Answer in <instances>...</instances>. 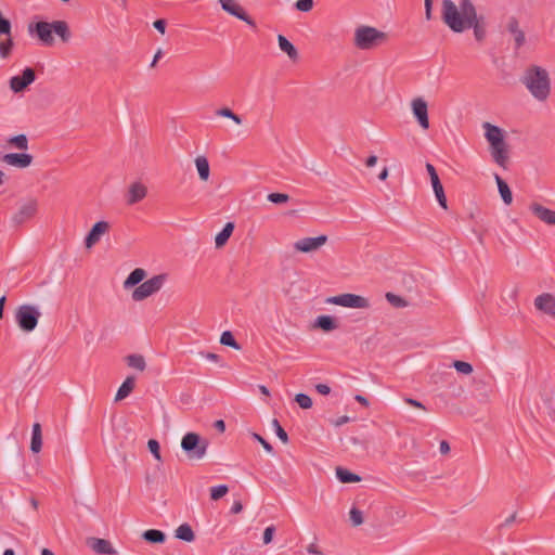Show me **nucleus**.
<instances>
[{
	"instance_id": "obj_1",
	"label": "nucleus",
	"mask_w": 555,
	"mask_h": 555,
	"mask_svg": "<svg viewBox=\"0 0 555 555\" xmlns=\"http://www.w3.org/2000/svg\"><path fill=\"white\" fill-rule=\"evenodd\" d=\"M441 20L456 34L473 29L478 42H482L487 37V18L483 14H478L472 0H459L457 4L452 0H442Z\"/></svg>"
},
{
	"instance_id": "obj_2",
	"label": "nucleus",
	"mask_w": 555,
	"mask_h": 555,
	"mask_svg": "<svg viewBox=\"0 0 555 555\" xmlns=\"http://www.w3.org/2000/svg\"><path fill=\"white\" fill-rule=\"evenodd\" d=\"M27 30L30 36H36L46 47L54 44L53 33L56 34L63 42H68L72 37L68 24L65 21H54L52 23L40 21L29 23Z\"/></svg>"
},
{
	"instance_id": "obj_3",
	"label": "nucleus",
	"mask_w": 555,
	"mask_h": 555,
	"mask_svg": "<svg viewBox=\"0 0 555 555\" xmlns=\"http://www.w3.org/2000/svg\"><path fill=\"white\" fill-rule=\"evenodd\" d=\"M520 81L526 86L533 98L544 101L551 92V80L546 69L538 65H530L524 73Z\"/></svg>"
},
{
	"instance_id": "obj_4",
	"label": "nucleus",
	"mask_w": 555,
	"mask_h": 555,
	"mask_svg": "<svg viewBox=\"0 0 555 555\" xmlns=\"http://www.w3.org/2000/svg\"><path fill=\"white\" fill-rule=\"evenodd\" d=\"M486 130L485 137L490 144L491 156L493 160L502 167H505V164L508 159L507 156V144L504 139V131L490 122H485L482 125Z\"/></svg>"
},
{
	"instance_id": "obj_5",
	"label": "nucleus",
	"mask_w": 555,
	"mask_h": 555,
	"mask_svg": "<svg viewBox=\"0 0 555 555\" xmlns=\"http://www.w3.org/2000/svg\"><path fill=\"white\" fill-rule=\"evenodd\" d=\"M388 41V35L375 27L361 25L354 30L353 43L360 50H372Z\"/></svg>"
},
{
	"instance_id": "obj_6",
	"label": "nucleus",
	"mask_w": 555,
	"mask_h": 555,
	"mask_svg": "<svg viewBox=\"0 0 555 555\" xmlns=\"http://www.w3.org/2000/svg\"><path fill=\"white\" fill-rule=\"evenodd\" d=\"M208 446L207 439L192 431L186 433L181 440V448L189 460H202L207 452Z\"/></svg>"
},
{
	"instance_id": "obj_7",
	"label": "nucleus",
	"mask_w": 555,
	"mask_h": 555,
	"mask_svg": "<svg viewBox=\"0 0 555 555\" xmlns=\"http://www.w3.org/2000/svg\"><path fill=\"white\" fill-rule=\"evenodd\" d=\"M40 315L37 307L25 304L16 309L15 321L23 332L30 333L37 327Z\"/></svg>"
},
{
	"instance_id": "obj_8",
	"label": "nucleus",
	"mask_w": 555,
	"mask_h": 555,
	"mask_svg": "<svg viewBox=\"0 0 555 555\" xmlns=\"http://www.w3.org/2000/svg\"><path fill=\"white\" fill-rule=\"evenodd\" d=\"M167 280V274H157L151 278L150 280L141 283L133 292H132V299L134 301H142L146 299L147 297L154 295L157 293L164 285L165 281Z\"/></svg>"
},
{
	"instance_id": "obj_9",
	"label": "nucleus",
	"mask_w": 555,
	"mask_h": 555,
	"mask_svg": "<svg viewBox=\"0 0 555 555\" xmlns=\"http://www.w3.org/2000/svg\"><path fill=\"white\" fill-rule=\"evenodd\" d=\"M325 302L357 309H367L370 307V301L367 298L350 293L327 297Z\"/></svg>"
},
{
	"instance_id": "obj_10",
	"label": "nucleus",
	"mask_w": 555,
	"mask_h": 555,
	"mask_svg": "<svg viewBox=\"0 0 555 555\" xmlns=\"http://www.w3.org/2000/svg\"><path fill=\"white\" fill-rule=\"evenodd\" d=\"M221 9L228 14L235 16L236 18L245 22L248 26L256 29V22L246 13L243 7H241L235 0H219Z\"/></svg>"
},
{
	"instance_id": "obj_11",
	"label": "nucleus",
	"mask_w": 555,
	"mask_h": 555,
	"mask_svg": "<svg viewBox=\"0 0 555 555\" xmlns=\"http://www.w3.org/2000/svg\"><path fill=\"white\" fill-rule=\"evenodd\" d=\"M36 79V73L31 67H26L22 75L13 76L10 79V88L14 93L25 91Z\"/></svg>"
},
{
	"instance_id": "obj_12",
	"label": "nucleus",
	"mask_w": 555,
	"mask_h": 555,
	"mask_svg": "<svg viewBox=\"0 0 555 555\" xmlns=\"http://www.w3.org/2000/svg\"><path fill=\"white\" fill-rule=\"evenodd\" d=\"M38 210V202L35 198H28L23 203L18 210L13 215L12 221L14 224L20 225L27 220L31 219Z\"/></svg>"
},
{
	"instance_id": "obj_13",
	"label": "nucleus",
	"mask_w": 555,
	"mask_h": 555,
	"mask_svg": "<svg viewBox=\"0 0 555 555\" xmlns=\"http://www.w3.org/2000/svg\"><path fill=\"white\" fill-rule=\"evenodd\" d=\"M327 235H319L317 237H304L294 243V248L300 253H311L321 248L326 244Z\"/></svg>"
},
{
	"instance_id": "obj_14",
	"label": "nucleus",
	"mask_w": 555,
	"mask_h": 555,
	"mask_svg": "<svg viewBox=\"0 0 555 555\" xmlns=\"http://www.w3.org/2000/svg\"><path fill=\"white\" fill-rule=\"evenodd\" d=\"M412 112L420 126L427 130L429 128L428 105L422 98H416L411 103Z\"/></svg>"
},
{
	"instance_id": "obj_15",
	"label": "nucleus",
	"mask_w": 555,
	"mask_h": 555,
	"mask_svg": "<svg viewBox=\"0 0 555 555\" xmlns=\"http://www.w3.org/2000/svg\"><path fill=\"white\" fill-rule=\"evenodd\" d=\"M537 310L555 319V296L551 293H543L534 298Z\"/></svg>"
},
{
	"instance_id": "obj_16",
	"label": "nucleus",
	"mask_w": 555,
	"mask_h": 555,
	"mask_svg": "<svg viewBox=\"0 0 555 555\" xmlns=\"http://www.w3.org/2000/svg\"><path fill=\"white\" fill-rule=\"evenodd\" d=\"M109 229L107 221H98L93 224L85 238V246L91 248L94 246Z\"/></svg>"
},
{
	"instance_id": "obj_17",
	"label": "nucleus",
	"mask_w": 555,
	"mask_h": 555,
	"mask_svg": "<svg viewBox=\"0 0 555 555\" xmlns=\"http://www.w3.org/2000/svg\"><path fill=\"white\" fill-rule=\"evenodd\" d=\"M529 209L542 222L548 225H555V210L546 208L539 203L530 204Z\"/></svg>"
},
{
	"instance_id": "obj_18",
	"label": "nucleus",
	"mask_w": 555,
	"mask_h": 555,
	"mask_svg": "<svg viewBox=\"0 0 555 555\" xmlns=\"http://www.w3.org/2000/svg\"><path fill=\"white\" fill-rule=\"evenodd\" d=\"M2 160L13 167L26 168L33 163V156L26 153H9L2 157Z\"/></svg>"
},
{
	"instance_id": "obj_19",
	"label": "nucleus",
	"mask_w": 555,
	"mask_h": 555,
	"mask_svg": "<svg viewBox=\"0 0 555 555\" xmlns=\"http://www.w3.org/2000/svg\"><path fill=\"white\" fill-rule=\"evenodd\" d=\"M87 544L96 554H102V555L116 554L115 548L112 546V544L108 540L101 539V538H89L87 540Z\"/></svg>"
},
{
	"instance_id": "obj_20",
	"label": "nucleus",
	"mask_w": 555,
	"mask_h": 555,
	"mask_svg": "<svg viewBox=\"0 0 555 555\" xmlns=\"http://www.w3.org/2000/svg\"><path fill=\"white\" fill-rule=\"evenodd\" d=\"M147 194V189L145 185H143L140 182H134L130 184L127 196H126V203L127 205H134L139 202H141Z\"/></svg>"
},
{
	"instance_id": "obj_21",
	"label": "nucleus",
	"mask_w": 555,
	"mask_h": 555,
	"mask_svg": "<svg viewBox=\"0 0 555 555\" xmlns=\"http://www.w3.org/2000/svg\"><path fill=\"white\" fill-rule=\"evenodd\" d=\"M506 29L514 37L515 49H520L526 42V37L525 33L519 28L518 20L515 16L508 18Z\"/></svg>"
},
{
	"instance_id": "obj_22",
	"label": "nucleus",
	"mask_w": 555,
	"mask_h": 555,
	"mask_svg": "<svg viewBox=\"0 0 555 555\" xmlns=\"http://www.w3.org/2000/svg\"><path fill=\"white\" fill-rule=\"evenodd\" d=\"M313 326L315 328L322 330L323 332H332V331L338 328V322L334 317L323 314V315H319L315 319Z\"/></svg>"
},
{
	"instance_id": "obj_23",
	"label": "nucleus",
	"mask_w": 555,
	"mask_h": 555,
	"mask_svg": "<svg viewBox=\"0 0 555 555\" xmlns=\"http://www.w3.org/2000/svg\"><path fill=\"white\" fill-rule=\"evenodd\" d=\"M278 42L280 49L287 54L292 61L298 60V51L295 46L283 35L278 36Z\"/></svg>"
},
{
	"instance_id": "obj_24",
	"label": "nucleus",
	"mask_w": 555,
	"mask_h": 555,
	"mask_svg": "<svg viewBox=\"0 0 555 555\" xmlns=\"http://www.w3.org/2000/svg\"><path fill=\"white\" fill-rule=\"evenodd\" d=\"M135 386V378L134 376H128L124 383L120 385V387L117 390V393L115 396V401H120L127 398Z\"/></svg>"
},
{
	"instance_id": "obj_25",
	"label": "nucleus",
	"mask_w": 555,
	"mask_h": 555,
	"mask_svg": "<svg viewBox=\"0 0 555 555\" xmlns=\"http://www.w3.org/2000/svg\"><path fill=\"white\" fill-rule=\"evenodd\" d=\"M234 228L235 225L233 222L225 223L223 229L215 237V244L217 248H221L227 244V242L229 241L230 236L234 231Z\"/></svg>"
},
{
	"instance_id": "obj_26",
	"label": "nucleus",
	"mask_w": 555,
	"mask_h": 555,
	"mask_svg": "<svg viewBox=\"0 0 555 555\" xmlns=\"http://www.w3.org/2000/svg\"><path fill=\"white\" fill-rule=\"evenodd\" d=\"M495 182L498 184L499 193L505 205H511L513 202V194L508 184L498 175H494Z\"/></svg>"
},
{
	"instance_id": "obj_27",
	"label": "nucleus",
	"mask_w": 555,
	"mask_h": 555,
	"mask_svg": "<svg viewBox=\"0 0 555 555\" xmlns=\"http://www.w3.org/2000/svg\"><path fill=\"white\" fill-rule=\"evenodd\" d=\"M42 448V431L41 425L39 423H35L33 425L31 430V441H30V450L34 453H39Z\"/></svg>"
},
{
	"instance_id": "obj_28",
	"label": "nucleus",
	"mask_w": 555,
	"mask_h": 555,
	"mask_svg": "<svg viewBox=\"0 0 555 555\" xmlns=\"http://www.w3.org/2000/svg\"><path fill=\"white\" fill-rule=\"evenodd\" d=\"M146 276V271L142 268H137L127 276L126 281L124 282L125 288L133 287L138 284H140Z\"/></svg>"
},
{
	"instance_id": "obj_29",
	"label": "nucleus",
	"mask_w": 555,
	"mask_h": 555,
	"mask_svg": "<svg viewBox=\"0 0 555 555\" xmlns=\"http://www.w3.org/2000/svg\"><path fill=\"white\" fill-rule=\"evenodd\" d=\"M195 166L202 181H207L210 176V168L208 159L205 156H197L195 158Z\"/></svg>"
},
{
	"instance_id": "obj_30",
	"label": "nucleus",
	"mask_w": 555,
	"mask_h": 555,
	"mask_svg": "<svg viewBox=\"0 0 555 555\" xmlns=\"http://www.w3.org/2000/svg\"><path fill=\"white\" fill-rule=\"evenodd\" d=\"M175 537L184 542H193L195 540V533L189 524L180 525L175 531Z\"/></svg>"
},
{
	"instance_id": "obj_31",
	"label": "nucleus",
	"mask_w": 555,
	"mask_h": 555,
	"mask_svg": "<svg viewBox=\"0 0 555 555\" xmlns=\"http://www.w3.org/2000/svg\"><path fill=\"white\" fill-rule=\"evenodd\" d=\"M336 477L341 483H351L361 481V477L347 468L337 467L336 468Z\"/></svg>"
},
{
	"instance_id": "obj_32",
	"label": "nucleus",
	"mask_w": 555,
	"mask_h": 555,
	"mask_svg": "<svg viewBox=\"0 0 555 555\" xmlns=\"http://www.w3.org/2000/svg\"><path fill=\"white\" fill-rule=\"evenodd\" d=\"M142 538L149 543L159 544L165 542L166 534L157 529H149L142 533Z\"/></svg>"
},
{
	"instance_id": "obj_33",
	"label": "nucleus",
	"mask_w": 555,
	"mask_h": 555,
	"mask_svg": "<svg viewBox=\"0 0 555 555\" xmlns=\"http://www.w3.org/2000/svg\"><path fill=\"white\" fill-rule=\"evenodd\" d=\"M126 362H127L128 366L135 369L138 371H141V372H143L146 367V362L142 354H137V353L129 354L126 357Z\"/></svg>"
},
{
	"instance_id": "obj_34",
	"label": "nucleus",
	"mask_w": 555,
	"mask_h": 555,
	"mask_svg": "<svg viewBox=\"0 0 555 555\" xmlns=\"http://www.w3.org/2000/svg\"><path fill=\"white\" fill-rule=\"evenodd\" d=\"M220 344L223 346L231 347L235 350L241 349V345L235 340L233 334L230 331H224L220 336Z\"/></svg>"
},
{
	"instance_id": "obj_35",
	"label": "nucleus",
	"mask_w": 555,
	"mask_h": 555,
	"mask_svg": "<svg viewBox=\"0 0 555 555\" xmlns=\"http://www.w3.org/2000/svg\"><path fill=\"white\" fill-rule=\"evenodd\" d=\"M8 143L18 150H27L28 149V139L25 134H17L8 140Z\"/></svg>"
},
{
	"instance_id": "obj_36",
	"label": "nucleus",
	"mask_w": 555,
	"mask_h": 555,
	"mask_svg": "<svg viewBox=\"0 0 555 555\" xmlns=\"http://www.w3.org/2000/svg\"><path fill=\"white\" fill-rule=\"evenodd\" d=\"M385 297L387 301L395 308H405L409 306V302L404 298L391 292L386 293Z\"/></svg>"
},
{
	"instance_id": "obj_37",
	"label": "nucleus",
	"mask_w": 555,
	"mask_h": 555,
	"mask_svg": "<svg viewBox=\"0 0 555 555\" xmlns=\"http://www.w3.org/2000/svg\"><path fill=\"white\" fill-rule=\"evenodd\" d=\"M426 170L430 177L433 190L436 191V190H439L440 188H443V185L439 179V176L437 173L436 168L430 163L426 164Z\"/></svg>"
},
{
	"instance_id": "obj_38",
	"label": "nucleus",
	"mask_w": 555,
	"mask_h": 555,
	"mask_svg": "<svg viewBox=\"0 0 555 555\" xmlns=\"http://www.w3.org/2000/svg\"><path fill=\"white\" fill-rule=\"evenodd\" d=\"M14 41L12 36H8L5 40L0 41V56L7 59L11 55Z\"/></svg>"
},
{
	"instance_id": "obj_39",
	"label": "nucleus",
	"mask_w": 555,
	"mask_h": 555,
	"mask_svg": "<svg viewBox=\"0 0 555 555\" xmlns=\"http://www.w3.org/2000/svg\"><path fill=\"white\" fill-rule=\"evenodd\" d=\"M216 115L220 116V117H224V118H230L236 125H241L243 121L242 118L237 114H235L232 109H230L229 107H221V108L217 109Z\"/></svg>"
},
{
	"instance_id": "obj_40",
	"label": "nucleus",
	"mask_w": 555,
	"mask_h": 555,
	"mask_svg": "<svg viewBox=\"0 0 555 555\" xmlns=\"http://www.w3.org/2000/svg\"><path fill=\"white\" fill-rule=\"evenodd\" d=\"M349 518L353 527H359L364 521L363 513L354 506L349 512Z\"/></svg>"
},
{
	"instance_id": "obj_41",
	"label": "nucleus",
	"mask_w": 555,
	"mask_h": 555,
	"mask_svg": "<svg viewBox=\"0 0 555 555\" xmlns=\"http://www.w3.org/2000/svg\"><path fill=\"white\" fill-rule=\"evenodd\" d=\"M229 492V487L227 485H219L217 487L210 488V499L212 501H217L223 498Z\"/></svg>"
},
{
	"instance_id": "obj_42",
	"label": "nucleus",
	"mask_w": 555,
	"mask_h": 555,
	"mask_svg": "<svg viewBox=\"0 0 555 555\" xmlns=\"http://www.w3.org/2000/svg\"><path fill=\"white\" fill-rule=\"evenodd\" d=\"M295 402L304 410H308L312 406V399L306 393H297L295 396Z\"/></svg>"
},
{
	"instance_id": "obj_43",
	"label": "nucleus",
	"mask_w": 555,
	"mask_h": 555,
	"mask_svg": "<svg viewBox=\"0 0 555 555\" xmlns=\"http://www.w3.org/2000/svg\"><path fill=\"white\" fill-rule=\"evenodd\" d=\"M453 367L462 374H470L473 372V365L465 361L455 360L453 362Z\"/></svg>"
},
{
	"instance_id": "obj_44",
	"label": "nucleus",
	"mask_w": 555,
	"mask_h": 555,
	"mask_svg": "<svg viewBox=\"0 0 555 555\" xmlns=\"http://www.w3.org/2000/svg\"><path fill=\"white\" fill-rule=\"evenodd\" d=\"M267 198L273 204H284L289 201V196L285 193H270Z\"/></svg>"
},
{
	"instance_id": "obj_45",
	"label": "nucleus",
	"mask_w": 555,
	"mask_h": 555,
	"mask_svg": "<svg viewBox=\"0 0 555 555\" xmlns=\"http://www.w3.org/2000/svg\"><path fill=\"white\" fill-rule=\"evenodd\" d=\"M147 448L157 461H162L160 446L157 440L150 439L147 442Z\"/></svg>"
},
{
	"instance_id": "obj_46",
	"label": "nucleus",
	"mask_w": 555,
	"mask_h": 555,
	"mask_svg": "<svg viewBox=\"0 0 555 555\" xmlns=\"http://www.w3.org/2000/svg\"><path fill=\"white\" fill-rule=\"evenodd\" d=\"M274 428H275V433H276V436L281 439V441L283 443H287L288 442V436H287V433L283 429V427L280 425L279 421L278 420H273L272 422Z\"/></svg>"
},
{
	"instance_id": "obj_47",
	"label": "nucleus",
	"mask_w": 555,
	"mask_h": 555,
	"mask_svg": "<svg viewBox=\"0 0 555 555\" xmlns=\"http://www.w3.org/2000/svg\"><path fill=\"white\" fill-rule=\"evenodd\" d=\"M295 8L300 12H309L313 8V0H297Z\"/></svg>"
},
{
	"instance_id": "obj_48",
	"label": "nucleus",
	"mask_w": 555,
	"mask_h": 555,
	"mask_svg": "<svg viewBox=\"0 0 555 555\" xmlns=\"http://www.w3.org/2000/svg\"><path fill=\"white\" fill-rule=\"evenodd\" d=\"M251 437L258 441L268 453L273 452V447L259 434L253 433Z\"/></svg>"
},
{
	"instance_id": "obj_49",
	"label": "nucleus",
	"mask_w": 555,
	"mask_h": 555,
	"mask_svg": "<svg viewBox=\"0 0 555 555\" xmlns=\"http://www.w3.org/2000/svg\"><path fill=\"white\" fill-rule=\"evenodd\" d=\"M434 193L436 195V198H437L439 205L443 209H448V202H447V196L444 194V189L440 188L439 190L434 191Z\"/></svg>"
},
{
	"instance_id": "obj_50",
	"label": "nucleus",
	"mask_w": 555,
	"mask_h": 555,
	"mask_svg": "<svg viewBox=\"0 0 555 555\" xmlns=\"http://www.w3.org/2000/svg\"><path fill=\"white\" fill-rule=\"evenodd\" d=\"M275 532V527L273 525L267 527L263 531V543L269 544L273 540V535Z\"/></svg>"
},
{
	"instance_id": "obj_51",
	"label": "nucleus",
	"mask_w": 555,
	"mask_h": 555,
	"mask_svg": "<svg viewBox=\"0 0 555 555\" xmlns=\"http://www.w3.org/2000/svg\"><path fill=\"white\" fill-rule=\"evenodd\" d=\"M153 26L155 27V29H157L160 34H165L166 31V26H167V22L166 20L164 18H159V20H156L154 23H153Z\"/></svg>"
},
{
	"instance_id": "obj_52",
	"label": "nucleus",
	"mask_w": 555,
	"mask_h": 555,
	"mask_svg": "<svg viewBox=\"0 0 555 555\" xmlns=\"http://www.w3.org/2000/svg\"><path fill=\"white\" fill-rule=\"evenodd\" d=\"M315 390L320 393V395H328L331 392V388L328 385L326 384H317L315 385Z\"/></svg>"
},
{
	"instance_id": "obj_53",
	"label": "nucleus",
	"mask_w": 555,
	"mask_h": 555,
	"mask_svg": "<svg viewBox=\"0 0 555 555\" xmlns=\"http://www.w3.org/2000/svg\"><path fill=\"white\" fill-rule=\"evenodd\" d=\"M425 4V17L427 21L431 18L433 0H424Z\"/></svg>"
},
{
	"instance_id": "obj_54",
	"label": "nucleus",
	"mask_w": 555,
	"mask_h": 555,
	"mask_svg": "<svg viewBox=\"0 0 555 555\" xmlns=\"http://www.w3.org/2000/svg\"><path fill=\"white\" fill-rule=\"evenodd\" d=\"M408 404L414 406V408H417V409H422V410H426L425 405L421 402V401H417L415 399H412V398H406L404 400Z\"/></svg>"
},
{
	"instance_id": "obj_55",
	"label": "nucleus",
	"mask_w": 555,
	"mask_h": 555,
	"mask_svg": "<svg viewBox=\"0 0 555 555\" xmlns=\"http://www.w3.org/2000/svg\"><path fill=\"white\" fill-rule=\"evenodd\" d=\"M348 422H350V417L347 415H344V416H340L337 420L333 421L332 424L336 427H339Z\"/></svg>"
},
{
	"instance_id": "obj_56",
	"label": "nucleus",
	"mask_w": 555,
	"mask_h": 555,
	"mask_svg": "<svg viewBox=\"0 0 555 555\" xmlns=\"http://www.w3.org/2000/svg\"><path fill=\"white\" fill-rule=\"evenodd\" d=\"M243 511V504L241 501H234L231 507L232 514H238Z\"/></svg>"
},
{
	"instance_id": "obj_57",
	"label": "nucleus",
	"mask_w": 555,
	"mask_h": 555,
	"mask_svg": "<svg viewBox=\"0 0 555 555\" xmlns=\"http://www.w3.org/2000/svg\"><path fill=\"white\" fill-rule=\"evenodd\" d=\"M517 513H513L509 517H507L500 526L499 528L507 527L512 525L516 520Z\"/></svg>"
},
{
	"instance_id": "obj_58",
	"label": "nucleus",
	"mask_w": 555,
	"mask_h": 555,
	"mask_svg": "<svg viewBox=\"0 0 555 555\" xmlns=\"http://www.w3.org/2000/svg\"><path fill=\"white\" fill-rule=\"evenodd\" d=\"M439 450L441 454H448L450 452V444L448 443V441L442 440L440 442Z\"/></svg>"
},
{
	"instance_id": "obj_59",
	"label": "nucleus",
	"mask_w": 555,
	"mask_h": 555,
	"mask_svg": "<svg viewBox=\"0 0 555 555\" xmlns=\"http://www.w3.org/2000/svg\"><path fill=\"white\" fill-rule=\"evenodd\" d=\"M162 56H163V51H162V49H158L150 64V67H155Z\"/></svg>"
},
{
	"instance_id": "obj_60",
	"label": "nucleus",
	"mask_w": 555,
	"mask_h": 555,
	"mask_svg": "<svg viewBox=\"0 0 555 555\" xmlns=\"http://www.w3.org/2000/svg\"><path fill=\"white\" fill-rule=\"evenodd\" d=\"M214 427L223 433L225 430V423L222 420H218L215 422Z\"/></svg>"
},
{
	"instance_id": "obj_61",
	"label": "nucleus",
	"mask_w": 555,
	"mask_h": 555,
	"mask_svg": "<svg viewBox=\"0 0 555 555\" xmlns=\"http://www.w3.org/2000/svg\"><path fill=\"white\" fill-rule=\"evenodd\" d=\"M307 551L309 554H314V555H321V551L318 548V546L315 544H310L308 545L307 547Z\"/></svg>"
},
{
	"instance_id": "obj_62",
	"label": "nucleus",
	"mask_w": 555,
	"mask_h": 555,
	"mask_svg": "<svg viewBox=\"0 0 555 555\" xmlns=\"http://www.w3.org/2000/svg\"><path fill=\"white\" fill-rule=\"evenodd\" d=\"M376 163H377V156H375V155H371V156H369V157L366 158V160H365V165H366V167H373V166H375V165H376Z\"/></svg>"
},
{
	"instance_id": "obj_63",
	"label": "nucleus",
	"mask_w": 555,
	"mask_h": 555,
	"mask_svg": "<svg viewBox=\"0 0 555 555\" xmlns=\"http://www.w3.org/2000/svg\"><path fill=\"white\" fill-rule=\"evenodd\" d=\"M354 399L364 406L369 405V400L362 395H356Z\"/></svg>"
},
{
	"instance_id": "obj_64",
	"label": "nucleus",
	"mask_w": 555,
	"mask_h": 555,
	"mask_svg": "<svg viewBox=\"0 0 555 555\" xmlns=\"http://www.w3.org/2000/svg\"><path fill=\"white\" fill-rule=\"evenodd\" d=\"M393 517H395L396 520H401V519H403L405 517V512L401 511V509L396 511Z\"/></svg>"
}]
</instances>
